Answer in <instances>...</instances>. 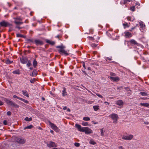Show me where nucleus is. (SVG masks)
Returning <instances> with one entry per match:
<instances>
[{"label": "nucleus", "mask_w": 149, "mask_h": 149, "mask_svg": "<svg viewBox=\"0 0 149 149\" xmlns=\"http://www.w3.org/2000/svg\"><path fill=\"white\" fill-rule=\"evenodd\" d=\"M144 123L146 125H148L149 124V122L148 121L144 122Z\"/></svg>", "instance_id": "6e6d98bb"}, {"label": "nucleus", "mask_w": 149, "mask_h": 149, "mask_svg": "<svg viewBox=\"0 0 149 149\" xmlns=\"http://www.w3.org/2000/svg\"><path fill=\"white\" fill-rule=\"evenodd\" d=\"M35 44L37 46H41L44 44L43 42L39 39H36L34 40Z\"/></svg>", "instance_id": "0eeeda50"}, {"label": "nucleus", "mask_w": 149, "mask_h": 149, "mask_svg": "<svg viewBox=\"0 0 149 149\" xmlns=\"http://www.w3.org/2000/svg\"><path fill=\"white\" fill-rule=\"evenodd\" d=\"M104 103L106 104V105H109V103L107 102H105Z\"/></svg>", "instance_id": "052dcab7"}, {"label": "nucleus", "mask_w": 149, "mask_h": 149, "mask_svg": "<svg viewBox=\"0 0 149 149\" xmlns=\"http://www.w3.org/2000/svg\"><path fill=\"white\" fill-rule=\"evenodd\" d=\"M74 145L75 146L78 147H79L80 146V144L79 143H74Z\"/></svg>", "instance_id": "c03bdc74"}, {"label": "nucleus", "mask_w": 149, "mask_h": 149, "mask_svg": "<svg viewBox=\"0 0 149 149\" xmlns=\"http://www.w3.org/2000/svg\"><path fill=\"white\" fill-rule=\"evenodd\" d=\"M26 41L29 43L33 42H34V40L33 39H26Z\"/></svg>", "instance_id": "cd10ccee"}, {"label": "nucleus", "mask_w": 149, "mask_h": 149, "mask_svg": "<svg viewBox=\"0 0 149 149\" xmlns=\"http://www.w3.org/2000/svg\"><path fill=\"white\" fill-rule=\"evenodd\" d=\"M110 75H113V76H115L116 75L114 73H113L112 72L110 73Z\"/></svg>", "instance_id": "5fc2aeb1"}, {"label": "nucleus", "mask_w": 149, "mask_h": 149, "mask_svg": "<svg viewBox=\"0 0 149 149\" xmlns=\"http://www.w3.org/2000/svg\"><path fill=\"white\" fill-rule=\"evenodd\" d=\"M96 95L97 96H98V97H100L102 98L103 97V96L102 95H100V94H96Z\"/></svg>", "instance_id": "8fccbe9b"}, {"label": "nucleus", "mask_w": 149, "mask_h": 149, "mask_svg": "<svg viewBox=\"0 0 149 149\" xmlns=\"http://www.w3.org/2000/svg\"><path fill=\"white\" fill-rule=\"evenodd\" d=\"M140 94L143 96H146L148 95L146 93L143 92H141Z\"/></svg>", "instance_id": "7c9ffc66"}, {"label": "nucleus", "mask_w": 149, "mask_h": 149, "mask_svg": "<svg viewBox=\"0 0 149 149\" xmlns=\"http://www.w3.org/2000/svg\"><path fill=\"white\" fill-rule=\"evenodd\" d=\"M14 19L15 20H17V21H22V19L20 17H18L17 18H15Z\"/></svg>", "instance_id": "c9c22d12"}, {"label": "nucleus", "mask_w": 149, "mask_h": 149, "mask_svg": "<svg viewBox=\"0 0 149 149\" xmlns=\"http://www.w3.org/2000/svg\"><path fill=\"white\" fill-rule=\"evenodd\" d=\"M7 122L6 120H4L3 121V123L5 125H6L7 124Z\"/></svg>", "instance_id": "de8ad7c7"}, {"label": "nucleus", "mask_w": 149, "mask_h": 149, "mask_svg": "<svg viewBox=\"0 0 149 149\" xmlns=\"http://www.w3.org/2000/svg\"><path fill=\"white\" fill-rule=\"evenodd\" d=\"M22 92L23 94L24 95L28 97H29L28 93L25 90H22Z\"/></svg>", "instance_id": "dca6fc26"}, {"label": "nucleus", "mask_w": 149, "mask_h": 149, "mask_svg": "<svg viewBox=\"0 0 149 149\" xmlns=\"http://www.w3.org/2000/svg\"><path fill=\"white\" fill-rule=\"evenodd\" d=\"M82 125L84 126H88V123L87 122H83L82 123Z\"/></svg>", "instance_id": "ea45409f"}, {"label": "nucleus", "mask_w": 149, "mask_h": 149, "mask_svg": "<svg viewBox=\"0 0 149 149\" xmlns=\"http://www.w3.org/2000/svg\"><path fill=\"white\" fill-rule=\"evenodd\" d=\"M50 132L51 133H52V134H54V131L52 130H51L50 131Z\"/></svg>", "instance_id": "680f3d73"}, {"label": "nucleus", "mask_w": 149, "mask_h": 149, "mask_svg": "<svg viewBox=\"0 0 149 149\" xmlns=\"http://www.w3.org/2000/svg\"><path fill=\"white\" fill-rule=\"evenodd\" d=\"M130 9L132 11H134L135 10V7L134 6L132 7H131L130 8Z\"/></svg>", "instance_id": "a19ab883"}, {"label": "nucleus", "mask_w": 149, "mask_h": 149, "mask_svg": "<svg viewBox=\"0 0 149 149\" xmlns=\"http://www.w3.org/2000/svg\"><path fill=\"white\" fill-rule=\"evenodd\" d=\"M33 127V126L32 125H30L29 126H28L26 127H25L24 128V130H25L27 129H30L32 128Z\"/></svg>", "instance_id": "b1692460"}, {"label": "nucleus", "mask_w": 149, "mask_h": 149, "mask_svg": "<svg viewBox=\"0 0 149 149\" xmlns=\"http://www.w3.org/2000/svg\"><path fill=\"white\" fill-rule=\"evenodd\" d=\"M17 37H22L24 38V36L22 34H17Z\"/></svg>", "instance_id": "e433bc0d"}, {"label": "nucleus", "mask_w": 149, "mask_h": 149, "mask_svg": "<svg viewBox=\"0 0 149 149\" xmlns=\"http://www.w3.org/2000/svg\"><path fill=\"white\" fill-rule=\"evenodd\" d=\"M113 121V123H116L118 118V115L115 113H112L109 116Z\"/></svg>", "instance_id": "20e7f679"}, {"label": "nucleus", "mask_w": 149, "mask_h": 149, "mask_svg": "<svg viewBox=\"0 0 149 149\" xmlns=\"http://www.w3.org/2000/svg\"><path fill=\"white\" fill-rule=\"evenodd\" d=\"M83 67L85 69H86V67H85V64L84 63L83 65Z\"/></svg>", "instance_id": "338daca9"}, {"label": "nucleus", "mask_w": 149, "mask_h": 149, "mask_svg": "<svg viewBox=\"0 0 149 149\" xmlns=\"http://www.w3.org/2000/svg\"><path fill=\"white\" fill-rule=\"evenodd\" d=\"M7 114L8 116H10L11 115V112L10 111H8L7 113Z\"/></svg>", "instance_id": "a18cd8bd"}, {"label": "nucleus", "mask_w": 149, "mask_h": 149, "mask_svg": "<svg viewBox=\"0 0 149 149\" xmlns=\"http://www.w3.org/2000/svg\"><path fill=\"white\" fill-rule=\"evenodd\" d=\"M3 103L0 100V106L3 105Z\"/></svg>", "instance_id": "864d4df0"}, {"label": "nucleus", "mask_w": 149, "mask_h": 149, "mask_svg": "<svg viewBox=\"0 0 149 149\" xmlns=\"http://www.w3.org/2000/svg\"><path fill=\"white\" fill-rule=\"evenodd\" d=\"M13 30V28L11 27H10L8 30L9 32H10Z\"/></svg>", "instance_id": "603ef678"}, {"label": "nucleus", "mask_w": 149, "mask_h": 149, "mask_svg": "<svg viewBox=\"0 0 149 149\" xmlns=\"http://www.w3.org/2000/svg\"><path fill=\"white\" fill-rule=\"evenodd\" d=\"M67 109V108L66 107V106L64 107L63 108V109L64 110H66Z\"/></svg>", "instance_id": "bf43d9fd"}, {"label": "nucleus", "mask_w": 149, "mask_h": 149, "mask_svg": "<svg viewBox=\"0 0 149 149\" xmlns=\"http://www.w3.org/2000/svg\"><path fill=\"white\" fill-rule=\"evenodd\" d=\"M107 59H108V60H110V61H111V60H112V59L111 58H109V57H107Z\"/></svg>", "instance_id": "69168bd1"}, {"label": "nucleus", "mask_w": 149, "mask_h": 149, "mask_svg": "<svg viewBox=\"0 0 149 149\" xmlns=\"http://www.w3.org/2000/svg\"><path fill=\"white\" fill-rule=\"evenodd\" d=\"M127 1L130 2V0H124V4H125Z\"/></svg>", "instance_id": "09e8293b"}, {"label": "nucleus", "mask_w": 149, "mask_h": 149, "mask_svg": "<svg viewBox=\"0 0 149 149\" xmlns=\"http://www.w3.org/2000/svg\"><path fill=\"white\" fill-rule=\"evenodd\" d=\"M4 100L8 105L12 106L13 107L15 108H18L19 107V105L10 100H8L6 98H5L4 99Z\"/></svg>", "instance_id": "7ed1b4c3"}, {"label": "nucleus", "mask_w": 149, "mask_h": 149, "mask_svg": "<svg viewBox=\"0 0 149 149\" xmlns=\"http://www.w3.org/2000/svg\"><path fill=\"white\" fill-rule=\"evenodd\" d=\"M37 63V61H36V60L34 59L33 63V65L34 68H35L36 67V66Z\"/></svg>", "instance_id": "c756f323"}, {"label": "nucleus", "mask_w": 149, "mask_h": 149, "mask_svg": "<svg viewBox=\"0 0 149 149\" xmlns=\"http://www.w3.org/2000/svg\"><path fill=\"white\" fill-rule=\"evenodd\" d=\"M91 46L93 48L97 46V45L95 43H92L91 44Z\"/></svg>", "instance_id": "37998d69"}, {"label": "nucleus", "mask_w": 149, "mask_h": 149, "mask_svg": "<svg viewBox=\"0 0 149 149\" xmlns=\"http://www.w3.org/2000/svg\"><path fill=\"white\" fill-rule=\"evenodd\" d=\"M133 137V135H130L128 136H124L122 137V139L125 140H130L132 139Z\"/></svg>", "instance_id": "9d476101"}, {"label": "nucleus", "mask_w": 149, "mask_h": 149, "mask_svg": "<svg viewBox=\"0 0 149 149\" xmlns=\"http://www.w3.org/2000/svg\"><path fill=\"white\" fill-rule=\"evenodd\" d=\"M49 125H50L51 128L56 132H58L59 131V129L58 127L54 123H52L50 122H49Z\"/></svg>", "instance_id": "423d86ee"}, {"label": "nucleus", "mask_w": 149, "mask_h": 149, "mask_svg": "<svg viewBox=\"0 0 149 149\" xmlns=\"http://www.w3.org/2000/svg\"><path fill=\"white\" fill-rule=\"evenodd\" d=\"M20 60L21 62L23 64L26 63L27 61V58H22Z\"/></svg>", "instance_id": "a211bd4d"}, {"label": "nucleus", "mask_w": 149, "mask_h": 149, "mask_svg": "<svg viewBox=\"0 0 149 149\" xmlns=\"http://www.w3.org/2000/svg\"><path fill=\"white\" fill-rule=\"evenodd\" d=\"M36 81V79L35 78H33V79H31L30 80V82L31 83H34L35 81Z\"/></svg>", "instance_id": "58836bf2"}, {"label": "nucleus", "mask_w": 149, "mask_h": 149, "mask_svg": "<svg viewBox=\"0 0 149 149\" xmlns=\"http://www.w3.org/2000/svg\"><path fill=\"white\" fill-rule=\"evenodd\" d=\"M124 88L127 91H131L130 88L128 87H124Z\"/></svg>", "instance_id": "49530a36"}, {"label": "nucleus", "mask_w": 149, "mask_h": 149, "mask_svg": "<svg viewBox=\"0 0 149 149\" xmlns=\"http://www.w3.org/2000/svg\"><path fill=\"white\" fill-rule=\"evenodd\" d=\"M136 5H137L138 6H140V3H139V2H137L136 3Z\"/></svg>", "instance_id": "0e129e2a"}, {"label": "nucleus", "mask_w": 149, "mask_h": 149, "mask_svg": "<svg viewBox=\"0 0 149 149\" xmlns=\"http://www.w3.org/2000/svg\"><path fill=\"white\" fill-rule=\"evenodd\" d=\"M125 36L126 38H129L131 37L132 36L131 33L126 31L124 33Z\"/></svg>", "instance_id": "f8f14e48"}, {"label": "nucleus", "mask_w": 149, "mask_h": 149, "mask_svg": "<svg viewBox=\"0 0 149 149\" xmlns=\"http://www.w3.org/2000/svg\"><path fill=\"white\" fill-rule=\"evenodd\" d=\"M63 89L62 94L63 96L65 97L67 95V92L66 91V88L65 87H63Z\"/></svg>", "instance_id": "4468645a"}, {"label": "nucleus", "mask_w": 149, "mask_h": 149, "mask_svg": "<svg viewBox=\"0 0 149 149\" xmlns=\"http://www.w3.org/2000/svg\"><path fill=\"white\" fill-rule=\"evenodd\" d=\"M116 104L118 105L121 106L123 104V102L122 100H119L116 102Z\"/></svg>", "instance_id": "412c9836"}, {"label": "nucleus", "mask_w": 149, "mask_h": 149, "mask_svg": "<svg viewBox=\"0 0 149 149\" xmlns=\"http://www.w3.org/2000/svg\"><path fill=\"white\" fill-rule=\"evenodd\" d=\"M13 74H19L20 73V71L19 69H17L16 70L13 71Z\"/></svg>", "instance_id": "aec40b11"}, {"label": "nucleus", "mask_w": 149, "mask_h": 149, "mask_svg": "<svg viewBox=\"0 0 149 149\" xmlns=\"http://www.w3.org/2000/svg\"><path fill=\"white\" fill-rule=\"evenodd\" d=\"M47 145L49 148L57 146V145L55 143L52 141H49L47 143Z\"/></svg>", "instance_id": "6e6552de"}, {"label": "nucleus", "mask_w": 149, "mask_h": 149, "mask_svg": "<svg viewBox=\"0 0 149 149\" xmlns=\"http://www.w3.org/2000/svg\"><path fill=\"white\" fill-rule=\"evenodd\" d=\"M119 149H123V147L121 146H120L118 147Z\"/></svg>", "instance_id": "13d9d810"}, {"label": "nucleus", "mask_w": 149, "mask_h": 149, "mask_svg": "<svg viewBox=\"0 0 149 149\" xmlns=\"http://www.w3.org/2000/svg\"><path fill=\"white\" fill-rule=\"evenodd\" d=\"M56 48L58 49H59L58 50V51L61 55H65V56H68L69 55L68 53V51L65 50V46L61 45L60 46H57Z\"/></svg>", "instance_id": "f03ea898"}, {"label": "nucleus", "mask_w": 149, "mask_h": 149, "mask_svg": "<svg viewBox=\"0 0 149 149\" xmlns=\"http://www.w3.org/2000/svg\"><path fill=\"white\" fill-rule=\"evenodd\" d=\"M46 42L49 44L52 45H53L55 44V42L54 41H51L47 39L46 40Z\"/></svg>", "instance_id": "2eb2a0df"}, {"label": "nucleus", "mask_w": 149, "mask_h": 149, "mask_svg": "<svg viewBox=\"0 0 149 149\" xmlns=\"http://www.w3.org/2000/svg\"><path fill=\"white\" fill-rule=\"evenodd\" d=\"M16 141L17 142L22 144L24 143L26 141L25 139L23 138H18L16 139Z\"/></svg>", "instance_id": "1a4fd4ad"}, {"label": "nucleus", "mask_w": 149, "mask_h": 149, "mask_svg": "<svg viewBox=\"0 0 149 149\" xmlns=\"http://www.w3.org/2000/svg\"><path fill=\"white\" fill-rule=\"evenodd\" d=\"M60 36H61L58 35H57V36H56V37L58 38H59Z\"/></svg>", "instance_id": "774afa93"}, {"label": "nucleus", "mask_w": 149, "mask_h": 149, "mask_svg": "<svg viewBox=\"0 0 149 149\" xmlns=\"http://www.w3.org/2000/svg\"><path fill=\"white\" fill-rule=\"evenodd\" d=\"M140 25L141 26L140 29L141 31L142 32H144L146 31L145 26V25L143 24V22H140Z\"/></svg>", "instance_id": "9b49d317"}, {"label": "nucleus", "mask_w": 149, "mask_h": 149, "mask_svg": "<svg viewBox=\"0 0 149 149\" xmlns=\"http://www.w3.org/2000/svg\"><path fill=\"white\" fill-rule=\"evenodd\" d=\"M89 143L90 144H92V145H95L96 144V143L93 140H90L89 142Z\"/></svg>", "instance_id": "2f4dec72"}, {"label": "nucleus", "mask_w": 149, "mask_h": 149, "mask_svg": "<svg viewBox=\"0 0 149 149\" xmlns=\"http://www.w3.org/2000/svg\"><path fill=\"white\" fill-rule=\"evenodd\" d=\"M127 20H129V21H132L131 20V18L130 17H127Z\"/></svg>", "instance_id": "3c124183"}, {"label": "nucleus", "mask_w": 149, "mask_h": 149, "mask_svg": "<svg viewBox=\"0 0 149 149\" xmlns=\"http://www.w3.org/2000/svg\"><path fill=\"white\" fill-rule=\"evenodd\" d=\"M31 65V63L30 61L29 60L28 61V63L26 64V65L29 67Z\"/></svg>", "instance_id": "4c0bfd02"}, {"label": "nucleus", "mask_w": 149, "mask_h": 149, "mask_svg": "<svg viewBox=\"0 0 149 149\" xmlns=\"http://www.w3.org/2000/svg\"><path fill=\"white\" fill-rule=\"evenodd\" d=\"M21 100L23 101L24 102H25L26 103L28 104L29 103V101L27 100H25L24 99H23L22 98H21V99L20 100Z\"/></svg>", "instance_id": "473e14b6"}, {"label": "nucleus", "mask_w": 149, "mask_h": 149, "mask_svg": "<svg viewBox=\"0 0 149 149\" xmlns=\"http://www.w3.org/2000/svg\"><path fill=\"white\" fill-rule=\"evenodd\" d=\"M99 106L97 105L94 106L93 107V108L94 109L95 111H97L99 109Z\"/></svg>", "instance_id": "a878e982"}, {"label": "nucleus", "mask_w": 149, "mask_h": 149, "mask_svg": "<svg viewBox=\"0 0 149 149\" xmlns=\"http://www.w3.org/2000/svg\"><path fill=\"white\" fill-rule=\"evenodd\" d=\"M75 126L79 131L85 132L86 134H90L93 133L92 130L89 127H81L80 125L77 124H75Z\"/></svg>", "instance_id": "f257e3e1"}, {"label": "nucleus", "mask_w": 149, "mask_h": 149, "mask_svg": "<svg viewBox=\"0 0 149 149\" xmlns=\"http://www.w3.org/2000/svg\"><path fill=\"white\" fill-rule=\"evenodd\" d=\"M135 27H132V28H131V29L130 30V31H132V30H133L134 29H135Z\"/></svg>", "instance_id": "e2e57ef3"}, {"label": "nucleus", "mask_w": 149, "mask_h": 149, "mask_svg": "<svg viewBox=\"0 0 149 149\" xmlns=\"http://www.w3.org/2000/svg\"><path fill=\"white\" fill-rule=\"evenodd\" d=\"M123 25L124 26V29H125L126 27H129V26L128 25V23L126 22L123 23Z\"/></svg>", "instance_id": "5701e85b"}, {"label": "nucleus", "mask_w": 149, "mask_h": 149, "mask_svg": "<svg viewBox=\"0 0 149 149\" xmlns=\"http://www.w3.org/2000/svg\"><path fill=\"white\" fill-rule=\"evenodd\" d=\"M92 122L94 124H96L98 123L97 122H94V121H92Z\"/></svg>", "instance_id": "4d7b16f0"}, {"label": "nucleus", "mask_w": 149, "mask_h": 149, "mask_svg": "<svg viewBox=\"0 0 149 149\" xmlns=\"http://www.w3.org/2000/svg\"><path fill=\"white\" fill-rule=\"evenodd\" d=\"M37 75V73L35 71H33L32 74H31L30 75L32 77H35Z\"/></svg>", "instance_id": "72a5a7b5"}, {"label": "nucleus", "mask_w": 149, "mask_h": 149, "mask_svg": "<svg viewBox=\"0 0 149 149\" xmlns=\"http://www.w3.org/2000/svg\"><path fill=\"white\" fill-rule=\"evenodd\" d=\"M131 43L135 45H138V43L134 40L132 39L130 41Z\"/></svg>", "instance_id": "6ab92c4d"}, {"label": "nucleus", "mask_w": 149, "mask_h": 149, "mask_svg": "<svg viewBox=\"0 0 149 149\" xmlns=\"http://www.w3.org/2000/svg\"><path fill=\"white\" fill-rule=\"evenodd\" d=\"M109 78L115 81L119 80V78L118 77H109Z\"/></svg>", "instance_id": "ddd939ff"}, {"label": "nucleus", "mask_w": 149, "mask_h": 149, "mask_svg": "<svg viewBox=\"0 0 149 149\" xmlns=\"http://www.w3.org/2000/svg\"><path fill=\"white\" fill-rule=\"evenodd\" d=\"M14 23L17 25H19L20 24H22L23 23L22 22H20V21H17V20H15L14 21Z\"/></svg>", "instance_id": "4be33fe9"}, {"label": "nucleus", "mask_w": 149, "mask_h": 149, "mask_svg": "<svg viewBox=\"0 0 149 149\" xmlns=\"http://www.w3.org/2000/svg\"><path fill=\"white\" fill-rule=\"evenodd\" d=\"M83 120L86 121H88L90 120V118L88 117H85L83 118Z\"/></svg>", "instance_id": "c85d7f7f"}, {"label": "nucleus", "mask_w": 149, "mask_h": 149, "mask_svg": "<svg viewBox=\"0 0 149 149\" xmlns=\"http://www.w3.org/2000/svg\"><path fill=\"white\" fill-rule=\"evenodd\" d=\"M13 97L14 98H17V99H19V100H20L21 99V97H17V96H16L15 95H13Z\"/></svg>", "instance_id": "79ce46f5"}, {"label": "nucleus", "mask_w": 149, "mask_h": 149, "mask_svg": "<svg viewBox=\"0 0 149 149\" xmlns=\"http://www.w3.org/2000/svg\"><path fill=\"white\" fill-rule=\"evenodd\" d=\"M104 132L103 131V128L100 129L101 135L102 136H104Z\"/></svg>", "instance_id": "f704fd0d"}, {"label": "nucleus", "mask_w": 149, "mask_h": 149, "mask_svg": "<svg viewBox=\"0 0 149 149\" xmlns=\"http://www.w3.org/2000/svg\"><path fill=\"white\" fill-rule=\"evenodd\" d=\"M13 61H10L9 59L7 60L6 62L5 63L7 64H9L10 63H13Z\"/></svg>", "instance_id": "393cba45"}, {"label": "nucleus", "mask_w": 149, "mask_h": 149, "mask_svg": "<svg viewBox=\"0 0 149 149\" xmlns=\"http://www.w3.org/2000/svg\"><path fill=\"white\" fill-rule=\"evenodd\" d=\"M32 118H29L28 117H26L24 119V120L26 121H31L32 120Z\"/></svg>", "instance_id": "bb28decb"}, {"label": "nucleus", "mask_w": 149, "mask_h": 149, "mask_svg": "<svg viewBox=\"0 0 149 149\" xmlns=\"http://www.w3.org/2000/svg\"><path fill=\"white\" fill-rule=\"evenodd\" d=\"M0 25L1 26L7 27L12 26V25L9 24L8 22L5 20H3L0 22Z\"/></svg>", "instance_id": "39448f33"}, {"label": "nucleus", "mask_w": 149, "mask_h": 149, "mask_svg": "<svg viewBox=\"0 0 149 149\" xmlns=\"http://www.w3.org/2000/svg\"><path fill=\"white\" fill-rule=\"evenodd\" d=\"M140 105L144 107L149 108V103H140Z\"/></svg>", "instance_id": "f3484780"}]
</instances>
